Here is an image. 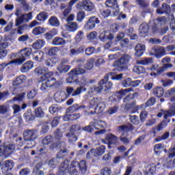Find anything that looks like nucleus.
Returning a JSON list of instances; mask_svg holds the SVG:
<instances>
[{
  "label": "nucleus",
  "mask_w": 175,
  "mask_h": 175,
  "mask_svg": "<svg viewBox=\"0 0 175 175\" xmlns=\"http://www.w3.org/2000/svg\"><path fill=\"white\" fill-rule=\"evenodd\" d=\"M54 76V72H48L44 76H42V83L40 88V90L42 92H47L49 88H53V90H59L62 85V81L57 80Z\"/></svg>",
  "instance_id": "obj_1"
},
{
  "label": "nucleus",
  "mask_w": 175,
  "mask_h": 175,
  "mask_svg": "<svg viewBox=\"0 0 175 175\" xmlns=\"http://www.w3.org/2000/svg\"><path fill=\"white\" fill-rule=\"evenodd\" d=\"M33 51L32 48L26 47L23 49H21L18 52V58H16V59L10 61L8 63H2L0 64V69L1 70H3L6 68V66H8V65H12L14 64L15 65H23L27 59H29L31 58V55H32Z\"/></svg>",
  "instance_id": "obj_2"
},
{
  "label": "nucleus",
  "mask_w": 175,
  "mask_h": 175,
  "mask_svg": "<svg viewBox=\"0 0 175 175\" xmlns=\"http://www.w3.org/2000/svg\"><path fill=\"white\" fill-rule=\"evenodd\" d=\"M131 61H132V56L124 53L113 62V66L118 68L119 72H124V70H128V65L131 64Z\"/></svg>",
  "instance_id": "obj_3"
},
{
  "label": "nucleus",
  "mask_w": 175,
  "mask_h": 175,
  "mask_svg": "<svg viewBox=\"0 0 175 175\" xmlns=\"http://www.w3.org/2000/svg\"><path fill=\"white\" fill-rule=\"evenodd\" d=\"M92 83H94V80L91 79L90 81H88L85 77H81V78H78L76 84L79 85V88H77L74 91L72 96H77L80 95V94H81L83 91H87V88H85V87H88V85H90V84H92Z\"/></svg>",
  "instance_id": "obj_4"
},
{
  "label": "nucleus",
  "mask_w": 175,
  "mask_h": 175,
  "mask_svg": "<svg viewBox=\"0 0 175 175\" xmlns=\"http://www.w3.org/2000/svg\"><path fill=\"white\" fill-rule=\"evenodd\" d=\"M0 140V157H10L16 150V144L13 142H5L2 144Z\"/></svg>",
  "instance_id": "obj_5"
},
{
  "label": "nucleus",
  "mask_w": 175,
  "mask_h": 175,
  "mask_svg": "<svg viewBox=\"0 0 175 175\" xmlns=\"http://www.w3.org/2000/svg\"><path fill=\"white\" fill-rule=\"evenodd\" d=\"M84 73H85V69L80 68V66H79L78 68H75L69 72V77L66 79V82L68 84H72V83H77L79 79L78 76L84 75Z\"/></svg>",
  "instance_id": "obj_6"
},
{
  "label": "nucleus",
  "mask_w": 175,
  "mask_h": 175,
  "mask_svg": "<svg viewBox=\"0 0 175 175\" xmlns=\"http://www.w3.org/2000/svg\"><path fill=\"white\" fill-rule=\"evenodd\" d=\"M163 116H164V122H166L167 125V124H169V122H170V117H173L174 116H175V105H172L170 109L163 111V113L159 112L157 113V117L159 118H161V117H162Z\"/></svg>",
  "instance_id": "obj_7"
},
{
  "label": "nucleus",
  "mask_w": 175,
  "mask_h": 175,
  "mask_svg": "<svg viewBox=\"0 0 175 175\" xmlns=\"http://www.w3.org/2000/svg\"><path fill=\"white\" fill-rule=\"evenodd\" d=\"M105 6L112 10L113 16L117 17L120 14V5L117 0H106Z\"/></svg>",
  "instance_id": "obj_8"
},
{
  "label": "nucleus",
  "mask_w": 175,
  "mask_h": 175,
  "mask_svg": "<svg viewBox=\"0 0 175 175\" xmlns=\"http://www.w3.org/2000/svg\"><path fill=\"white\" fill-rule=\"evenodd\" d=\"M54 142V137L52 135H46L44 137L42 140V144L43 146H49V144H51L49 146V150L51 151H53V150L55 148H58L59 147V145L61 144V142Z\"/></svg>",
  "instance_id": "obj_9"
},
{
  "label": "nucleus",
  "mask_w": 175,
  "mask_h": 175,
  "mask_svg": "<svg viewBox=\"0 0 175 175\" xmlns=\"http://www.w3.org/2000/svg\"><path fill=\"white\" fill-rule=\"evenodd\" d=\"M131 91H133V88H129L124 90H120L117 94H113L111 96L109 97V100L112 103H114L115 102H117L118 100H121L128 92H131Z\"/></svg>",
  "instance_id": "obj_10"
},
{
  "label": "nucleus",
  "mask_w": 175,
  "mask_h": 175,
  "mask_svg": "<svg viewBox=\"0 0 175 175\" xmlns=\"http://www.w3.org/2000/svg\"><path fill=\"white\" fill-rule=\"evenodd\" d=\"M144 105H136V101H132L131 103H126L125 105V110L131 111V114L138 113L139 110H142Z\"/></svg>",
  "instance_id": "obj_11"
},
{
  "label": "nucleus",
  "mask_w": 175,
  "mask_h": 175,
  "mask_svg": "<svg viewBox=\"0 0 175 175\" xmlns=\"http://www.w3.org/2000/svg\"><path fill=\"white\" fill-rule=\"evenodd\" d=\"M98 39L101 42H112L114 40V34L110 32L109 30H103L100 31Z\"/></svg>",
  "instance_id": "obj_12"
},
{
  "label": "nucleus",
  "mask_w": 175,
  "mask_h": 175,
  "mask_svg": "<svg viewBox=\"0 0 175 175\" xmlns=\"http://www.w3.org/2000/svg\"><path fill=\"white\" fill-rule=\"evenodd\" d=\"M100 23V21L99 20V18H97L96 16H92L89 18V19L87 21L86 23L84 25V28L88 31H91V29H94L96 24Z\"/></svg>",
  "instance_id": "obj_13"
},
{
  "label": "nucleus",
  "mask_w": 175,
  "mask_h": 175,
  "mask_svg": "<svg viewBox=\"0 0 175 175\" xmlns=\"http://www.w3.org/2000/svg\"><path fill=\"white\" fill-rule=\"evenodd\" d=\"M104 144H107L108 148H111V145H116L118 143V137L112 133L107 134L105 139L103 140Z\"/></svg>",
  "instance_id": "obj_14"
},
{
  "label": "nucleus",
  "mask_w": 175,
  "mask_h": 175,
  "mask_svg": "<svg viewBox=\"0 0 175 175\" xmlns=\"http://www.w3.org/2000/svg\"><path fill=\"white\" fill-rule=\"evenodd\" d=\"M32 17V12L27 14H23L20 16H17L15 21V27H20L24 21H29Z\"/></svg>",
  "instance_id": "obj_15"
},
{
  "label": "nucleus",
  "mask_w": 175,
  "mask_h": 175,
  "mask_svg": "<svg viewBox=\"0 0 175 175\" xmlns=\"http://www.w3.org/2000/svg\"><path fill=\"white\" fill-rule=\"evenodd\" d=\"M78 9L86 10V12H92L94 9V3L90 0H85L77 4Z\"/></svg>",
  "instance_id": "obj_16"
},
{
  "label": "nucleus",
  "mask_w": 175,
  "mask_h": 175,
  "mask_svg": "<svg viewBox=\"0 0 175 175\" xmlns=\"http://www.w3.org/2000/svg\"><path fill=\"white\" fill-rule=\"evenodd\" d=\"M27 81V77L25 75H21L16 77L12 82V85L15 88H23V85Z\"/></svg>",
  "instance_id": "obj_17"
},
{
  "label": "nucleus",
  "mask_w": 175,
  "mask_h": 175,
  "mask_svg": "<svg viewBox=\"0 0 175 175\" xmlns=\"http://www.w3.org/2000/svg\"><path fill=\"white\" fill-rule=\"evenodd\" d=\"M36 131L32 129H27L23 133V139L26 142H32L33 140H35L36 139Z\"/></svg>",
  "instance_id": "obj_18"
},
{
  "label": "nucleus",
  "mask_w": 175,
  "mask_h": 175,
  "mask_svg": "<svg viewBox=\"0 0 175 175\" xmlns=\"http://www.w3.org/2000/svg\"><path fill=\"white\" fill-rule=\"evenodd\" d=\"M109 77L107 74H106L104 77V79L100 81V85L103 87L104 91H109V90H111L113 87V83L109 81Z\"/></svg>",
  "instance_id": "obj_19"
},
{
  "label": "nucleus",
  "mask_w": 175,
  "mask_h": 175,
  "mask_svg": "<svg viewBox=\"0 0 175 175\" xmlns=\"http://www.w3.org/2000/svg\"><path fill=\"white\" fill-rule=\"evenodd\" d=\"M1 167L3 173H8L14 167V162L12 160H6L1 163Z\"/></svg>",
  "instance_id": "obj_20"
},
{
  "label": "nucleus",
  "mask_w": 175,
  "mask_h": 175,
  "mask_svg": "<svg viewBox=\"0 0 175 175\" xmlns=\"http://www.w3.org/2000/svg\"><path fill=\"white\" fill-rule=\"evenodd\" d=\"M70 163V160L66 159L62 163L59 168L57 174L58 175H66V170L69 168V164Z\"/></svg>",
  "instance_id": "obj_21"
},
{
  "label": "nucleus",
  "mask_w": 175,
  "mask_h": 175,
  "mask_svg": "<svg viewBox=\"0 0 175 175\" xmlns=\"http://www.w3.org/2000/svg\"><path fill=\"white\" fill-rule=\"evenodd\" d=\"M23 118L25 121L26 122H32V121H35L36 120V117L35 116V114H33V112H32V109H27L25 113L23 114Z\"/></svg>",
  "instance_id": "obj_22"
},
{
  "label": "nucleus",
  "mask_w": 175,
  "mask_h": 175,
  "mask_svg": "<svg viewBox=\"0 0 175 175\" xmlns=\"http://www.w3.org/2000/svg\"><path fill=\"white\" fill-rule=\"evenodd\" d=\"M72 162L74 163V165H75V167L77 166V167H79L81 173H85V172H87V161H85V160H82L79 162L77 160H75L72 161Z\"/></svg>",
  "instance_id": "obj_23"
},
{
  "label": "nucleus",
  "mask_w": 175,
  "mask_h": 175,
  "mask_svg": "<svg viewBox=\"0 0 175 175\" xmlns=\"http://www.w3.org/2000/svg\"><path fill=\"white\" fill-rule=\"evenodd\" d=\"M90 103L91 107H94V111H90V114L92 116V114H95V111L96 109H98V107H99V106L102 105V100L100 99V98L94 97L90 100Z\"/></svg>",
  "instance_id": "obj_24"
},
{
  "label": "nucleus",
  "mask_w": 175,
  "mask_h": 175,
  "mask_svg": "<svg viewBox=\"0 0 175 175\" xmlns=\"http://www.w3.org/2000/svg\"><path fill=\"white\" fill-rule=\"evenodd\" d=\"M60 61L61 59H59V57H53L45 60L44 64L49 68H54V66H55L57 64H59Z\"/></svg>",
  "instance_id": "obj_25"
},
{
  "label": "nucleus",
  "mask_w": 175,
  "mask_h": 175,
  "mask_svg": "<svg viewBox=\"0 0 175 175\" xmlns=\"http://www.w3.org/2000/svg\"><path fill=\"white\" fill-rule=\"evenodd\" d=\"M148 29H150V26L148 25V24L146 23L141 24L139 29L140 36H142V38H146V36H147V34L148 33Z\"/></svg>",
  "instance_id": "obj_26"
},
{
  "label": "nucleus",
  "mask_w": 175,
  "mask_h": 175,
  "mask_svg": "<svg viewBox=\"0 0 175 175\" xmlns=\"http://www.w3.org/2000/svg\"><path fill=\"white\" fill-rule=\"evenodd\" d=\"M118 129L120 132H122V136H125V133H129L131 131H133V129H135V128L133 127V125H132V124H129V126L126 125V124H123V125L119 126L118 127Z\"/></svg>",
  "instance_id": "obj_27"
},
{
  "label": "nucleus",
  "mask_w": 175,
  "mask_h": 175,
  "mask_svg": "<svg viewBox=\"0 0 175 175\" xmlns=\"http://www.w3.org/2000/svg\"><path fill=\"white\" fill-rule=\"evenodd\" d=\"M172 66H173V64H165L163 67H161L157 70V72H150V76H151V77H157V76L162 75V73L165 72V69H167V68H172Z\"/></svg>",
  "instance_id": "obj_28"
},
{
  "label": "nucleus",
  "mask_w": 175,
  "mask_h": 175,
  "mask_svg": "<svg viewBox=\"0 0 175 175\" xmlns=\"http://www.w3.org/2000/svg\"><path fill=\"white\" fill-rule=\"evenodd\" d=\"M157 14H163V13H165L166 14H170V13H172V10L170 8V5H169L165 3H163L162 8H158L157 10Z\"/></svg>",
  "instance_id": "obj_29"
},
{
  "label": "nucleus",
  "mask_w": 175,
  "mask_h": 175,
  "mask_svg": "<svg viewBox=\"0 0 175 175\" xmlns=\"http://www.w3.org/2000/svg\"><path fill=\"white\" fill-rule=\"evenodd\" d=\"M152 94L156 98H162V96H163V95L165 94V90L161 86H156L152 90Z\"/></svg>",
  "instance_id": "obj_30"
},
{
  "label": "nucleus",
  "mask_w": 175,
  "mask_h": 175,
  "mask_svg": "<svg viewBox=\"0 0 175 175\" xmlns=\"http://www.w3.org/2000/svg\"><path fill=\"white\" fill-rule=\"evenodd\" d=\"M138 3L142 9H143L142 13H151V10L148 6L150 3L146 2V0H138Z\"/></svg>",
  "instance_id": "obj_31"
},
{
  "label": "nucleus",
  "mask_w": 175,
  "mask_h": 175,
  "mask_svg": "<svg viewBox=\"0 0 175 175\" xmlns=\"http://www.w3.org/2000/svg\"><path fill=\"white\" fill-rule=\"evenodd\" d=\"M57 35H58V29H52L51 31L44 34V38L49 42V40H53V38L57 36Z\"/></svg>",
  "instance_id": "obj_32"
},
{
  "label": "nucleus",
  "mask_w": 175,
  "mask_h": 175,
  "mask_svg": "<svg viewBox=\"0 0 175 175\" xmlns=\"http://www.w3.org/2000/svg\"><path fill=\"white\" fill-rule=\"evenodd\" d=\"M105 152H106V146L104 145H101L100 146H99L98 148H96L94 150V157L95 158L102 157Z\"/></svg>",
  "instance_id": "obj_33"
},
{
  "label": "nucleus",
  "mask_w": 175,
  "mask_h": 175,
  "mask_svg": "<svg viewBox=\"0 0 175 175\" xmlns=\"http://www.w3.org/2000/svg\"><path fill=\"white\" fill-rule=\"evenodd\" d=\"M32 68H33V62L28 60L23 64V66L21 68V70L23 73H26V72L31 70Z\"/></svg>",
  "instance_id": "obj_34"
},
{
  "label": "nucleus",
  "mask_w": 175,
  "mask_h": 175,
  "mask_svg": "<svg viewBox=\"0 0 175 175\" xmlns=\"http://www.w3.org/2000/svg\"><path fill=\"white\" fill-rule=\"evenodd\" d=\"M87 107L83 105L74 104L72 106L69 107L67 110L69 113H73L74 111H80L84 109H86Z\"/></svg>",
  "instance_id": "obj_35"
},
{
  "label": "nucleus",
  "mask_w": 175,
  "mask_h": 175,
  "mask_svg": "<svg viewBox=\"0 0 175 175\" xmlns=\"http://www.w3.org/2000/svg\"><path fill=\"white\" fill-rule=\"evenodd\" d=\"M135 50L136 57H142L146 51V46L143 44H138L136 45Z\"/></svg>",
  "instance_id": "obj_36"
},
{
  "label": "nucleus",
  "mask_w": 175,
  "mask_h": 175,
  "mask_svg": "<svg viewBox=\"0 0 175 175\" xmlns=\"http://www.w3.org/2000/svg\"><path fill=\"white\" fill-rule=\"evenodd\" d=\"M45 44L46 41H44V40L38 39L32 44L31 47H33L34 50H40Z\"/></svg>",
  "instance_id": "obj_37"
},
{
  "label": "nucleus",
  "mask_w": 175,
  "mask_h": 175,
  "mask_svg": "<svg viewBox=\"0 0 175 175\" xmlns=\"http://www.w3.org/2000/svg\"><path fill=\"white\" fill-rule=\"evenodd\" d=\"M81 117L80 113H72L67 114L64 117V121H76V120H79Z\"/></svg>",
  "instance_id": "obj_38"
},
{
  "label": "nucleus",
  "mask_w": 175,
  "mask_h": 175,
  "mask_svg": "<svg viewBox=\"0 0 175 175\" xmlns=\"http://www.w3.org/2000/svg\"><path fill=\"white\" fill-rule=\"evenodd\" d=\"M52 44L53 46H64V44H66V41L63 38L55 37L52 40Z\"/></svg>",
  "instance_id": "obj_39"
},
{
  "label": "nucleus",
  "mask_w": 175,
  "mask_h": 175,
  "mask_svg": "<svg viewBox=\"0 0 175 175\" xmlns=\"http://www.w3.org/2000/svg\"><path fill=\"white\" fill-rule=\"evenodd\" d=\"M48 23L51 27H57L60 25L59 20L55 16H51L48 21Z\"/></svg>",
  "instance_id": "obj_40"
},
{
  "label": "nucleus",
  "mask_w": 175,
  "mask_h": 175,
  "mask_svg": "<svg viewBox=\"0 0 175 175\" xmlns=\"http://www.w3.org/2000/svg\"><path fill=\"white\" fill-rule=\"evenodd\" d=\"M33 61H36V62H42V59H43V55H42V51H36L32 53Z\"/></svg>",
  "instance_id": "obj_41"
},
{
  "label": "nucleus",
  "mask_w": 175,
  "mask_h": 175,
  "mask_svg": "<svg viewBox=\"0 0 175 175\" xmlns=\"http://www.w3.org/2000/svg\"><path fill=\"white\" fill-rule=\"evenodd\" d=\"M48 72L49 71L47 67L42 68L39 66L34 70V73L38 75V76H42V75H43L42 76H44V75L47 74Z\"/></svg>",
  "instance_id": "obj_42"
},
{
  "label": "nucleus",
  "mask_w": 175,
  "mask_h": 175,
  "mask_svg": "<svg viewBox=\"0 0 175 175\" xmlns=\"http://www.w3.org/2000/svg\"><path fill=\"white\" fill-rule=\"evenodd\" d=\"M33 113L36 118H43L44 117V111H43L42 107H38L34 109Z\"/></svg>",
  "instance_id": "obj_43"
},
{
  "label": "nucleus",
  "mask_w": 175,
  "mask_h": 175,
  "mask_svg": "<svg viewBox=\"0 0 175 175\" xmlns=\"http://www.w3.org/2000/svg\"><path fill=\"white\" fill-rule=\"evenodd\" d=\"M66 28L70 32H75L79 29V25L76 22H68L66 25Z\"/></svg>",
  "instance_id": "obj_44"
},
{
  "label": "nucleus",
  "mask_w": 175,
  "mask_h": 175,
  "mask_svg": "<svg viewBox=\"0 0 175 175\" xmlns=\"http://www.w3.org/2000/svg\"><path fill=\"white\" fill-rule=\"evenodd\" d=\"M44 32H46V29L40 26L34 27L32 31V33L35 36H39V35H42Z\"/></svg>",
  "instance_id": "obj_45"
},
{
  "label": "nucleus",
  "mask_w": 175,
  "mask_h": 175,
  "mask_svg": "<svg viewBox=\"0 0 175 175\" xmlns=\"http://www.w3.org/2000/svg\"><path fill=\"white\" fill-rule=\"evenodd\" d=\"M133 32H135L133 27H129L125 31V33L130 36L131 40H136L137 39V34L133 33Z\"/></svg>",
  "instance_id": "obj_46"
},
{
  "label": "nucleus",
  "mask_w": 175,
  "mask_h": 175,
  "mask_svg": "<svg viewBox=\"0 0 175 175\" xmlns=\"http://www.w3.org/2000/svg\"><path fill=\"white\" fill-rule=\"evenodd\" d=\"M166 55V51L165 50V48L162 47L160 49H154V56L157 58H162L163 55Z\"/></svg>",
  "instance_id": "obj_47"
},
{
  "label": "nucleus",
  "mask_w": 175,
  "mask_h": 175,
  "mask_svg": "<svg viewBox=\"0 0 175 175\" xmlns=\"http://www.w3.org/2000/svg\"><path fill=\"white\" fill-rule=\"evenodd\" d=\"M77 166H75V164L73 161L70 164V167H68V173L70 175H79V171L76 169Z\"/></svg>",
  "instance_id": "obj_48"
},
{
  "label": "nucleus",
  "mask_w": 175,
  "mask_h": 175,
  "mask_svg": "<svg viewBox=\"0 0 175 175\" xmlns=\"http://www.w3.org/2000/svg\"><path fill=\"white\" fill-rule=\"evenodd\" d=\"M70 68L71 66L69 65H59L57 69L60 73H68L70 70Z\"/></svg>",
  "instance_id": "obj_49"
},
{
  "label": "nucleus",
  "mask_w": 175,
  "mask_h": 175,
  "mask_svg": "<svg viewBox=\"0 0 175 175\" xmlns=\"http://www.w3.org/2000/svg\"><path fill=\"white\" fill-rule=\"evenodd\" d=\"M150 64H152V58L151 57H144L141 60L137 61V65H150Z\"/></svg>",
  "instance_id": "obj_50"
},
{
  "label": "nucleus",
  "mask_w": 175,
  "mask_h": 175,
  "mask_svg": "<svg viewBox=\"0 0 175 175\" xmlns=\"http://www.w3.org/2000/svg\"><path fill=\"white\" fill-rule=\"evenodd\" d=\"M38 21H46L49 18V14L46 12H42L36 16Z\"/></svg>",
  "instance_id": "obj_51"
},
{
  "label": "nucleus",
  "mask_w": 175,
  "mask_h": 175,
  "mask_svg": "<svg viewBox=\"0 0 175 175\" xmlns=\"http://www.w3.org/2000/svg\"><path fill=\"white\" fill-rule=\"evenodd\" d=\"M157 102V99L155 97H151L148 100V101L145 104H142L143 109H147V107H150V106H154L155 103Z\"/></svg>",
  "instance_id": "obj_52"
},
{
  "label": "nucleus",
  "mask_w": 175,
  "mask_h": 175,
  "mask_svg": "<svg viewBox=\"0 0 175 175\" xmlns=\"http://www.w3.org/2000/svg\"><path fill=\"white\" fill-rule=\"evenodd\" d=\"M53 136H54L55 140H58V142H59V143H60V144L62 143L61 142V139L63 137V135H62V132H61V129H57L53 133Z\"/></svg>",
  "instance_id": "obj_53"
},
{
  "label": "nucleus",
  "mask_w": 175,
  "mask_h": 175,
  "mask_svg": "<svg viewBox=\"0 0 175 175\" xmlns=\"http://www.w3.org/2000/svg\"><path fill=\"white\" fill-rule=\"evenodd\" d=\"M100 13L104 18H107V17H110L111 14V10L109 8H102L100 10Z\"/></svg>",
  "instance_id": "obj_54"
},
{
  "label": "nucleus",
  "mask_w": 175,
  "mask_h": 175,
  "mask_svg": "<svg viewBox=\"0 0 175 175\" xmlns=\"http://www.w3.org/2000/svg\"><path fill=\"white\" fill-rule=\"evenodd\" d=\"M111 80H121L124 74L121 73L119 75H116V72H109L107 74Z\"/></svg>",
  "instance_id": "obj_55"
},
{
  "label": "nucleus",
  "mask_w": 175,
  "mask_h": 175,
  "mask_svg": "<svg viewBox=\"0 0 175 175\" xmlns=\"http://www.w3.org/2000/svg\"><path fill=\"white\" fill-rule=\"evenodd\" d=\"M130 122L133 125H139L140 124V120H139V116L136 115H129Z\"/></svg>",
  "instance_id": "obj_56"
},
{
  "label": "nucleus",
  "mask_w": 175,
  "mask_h": 175,
  "mask_svg": "<svg viewBox=\"0 0 175 175\" xmlns=\"http://www.w3.org/2000/svg\"><path fill=\"white\" fill-rule=\"evenodd\" d=\"M68 154V149L65 148L64 150H60L59 152L57 154V158L58 159H64Z\"/></svg>",
  "instance_id": "obj_57"
},
{
  "label": "nucleus",
  "mask_w": 175,
  "mask_h": 175,
  "mask_svg": "<svg viewBox=\"0 0 175 175\" xmlns=\"http://www.w3.org/2000/svg\"><path fill=\"white\" fill-rule=\"evenodd\" d=\"M67 137L68 138V142L69 143H75L76 142H77V136H76V134H75V133H68L66 134Z\"/></svg>",
  "instance_id": "obj_58"
},
{
  "label": "nucleus",
  "mask_w": 175,
  "mask_h": 175,
  "mask_svg": "<svg viewBox=\"0 0 175 175\" xmlns=\"http://www.w3.org/2000/svg\"><path fill=\"white\" fill-rule=\"evenodd\" d=\"M49 111L51 114H55L59 111V107L58 105L53 104L49 108Z\"/></svg>",
  "instance_id": "obj_59"
},
{
  "label": "nucleus",
  "mask_w": 175,
  "mask_h": 175,
  "mask_svg": "<svg viewBox=\"0 0 175 175\" xmlns=\"http://www.w3.org/2000/svg\"><path fill=\"white\" fill-rule=\"evenodd\" d=\"M169 19L171 20V22L170 23V28L171 31H174L175 33V18L174 15L171 14L169 16Z\"/></svg>",
  "instance_id": "obj_60"
},
{
  "label": "nucleus",
  "mask_w": 175,
  "mask_h": 175,
  "mask_svg": "<svg viewBox=\"0 0 175 175\" xmlns=\"http://www.w3.org/2000/svg\"><path fill=\"white\" fill-rule=\"evenodd\" d=\"M133 70L135 72V73H137V75H142V73H146V68L142 66H135Z\"/></svg>",
  "instance_id": "obj_61"
},
{
  "label": "nucleus",
  "mask_w": 175,
  "mask_h": 175,
  "mask_svg": "<svg viewBox=\"0 0 175 175\" xmlns=\"http://www.w3.org/2000/svg\"><path fill=\"white\" fill-rule=\"evenodd\" d=\"M148 117V112L147 111H142L139 114V119L141 122H145Z\"/></svg>",
  "instance_id": "obj_62"
},
{
  "label": "nucleus",
  "mask_w": 175,
  "mask_h": 175,
  "mask_svg": "<svg viewBox=\"0 0 175 175\" xmlns=\"http://www.w3.org/2000/svg\"><path fill=\"white\" fill-rule=\"evenodd\" d=\"M85 18V12L84 11H79L77 14V20L79 23H81Z\"/></svg>",
  "instance_id": "obj_63"
},
{
  "label": "nucleus",
  "mask_w": 175,
  "mask_h": 175,
  "mask_svg": "<svg viewBox=\"0 0 175 175\" xmlns=\"http://www.w3.org/2000/svg\"><path fill=\"white\" fill-rule=\"evenodd\" d=\"M175 157V144L168 150V158L173 159Z\"/></svg>",
  "instance_id": "obj_64"
}]
</instances>
